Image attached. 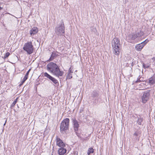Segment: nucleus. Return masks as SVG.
Segmentation results:
<instances>
[{"instance_id":"nucleus-1","label":"nucleus","mask_w":155,"mask_h":155,"mask_svg":"<svg viewBox=\"0 0 155 155\" xmlns=\"http://www.w3.org/2000/svg\"><path fill=\"white\" fill-rule=\"evenodd\" d=\"M46 67L48 71L57 77L61 76L64 74L63 72L60 70L58 66L54 62L49 63Z\"/></svg>"},{"instance_id":"nucleus-12","label":"nucleus","mask_w":155,"mask_h":155,"mask_svg":"<svg viewBox=\"0 0 155 155\" xmlns=\"http://www.w3.org/2000/svg\"><path fill=\"white\" fill-rule=\"evenodd\" d=\"M38 29L37 27H33L30 31V34L31 35H33L36 34L38 32Z\"/></svg>"},{"instance_id":"nucleus-6","label":"nucleus","mask_w":155,"mask_h":155,"mask_svg":"<svg viewBox=\"0 0 155 155\" xmlns=\"http://www.w3.org/2000/svg\"><path fill=\"white\" fill-rule=\"evenodd\" d=\"M150 94L148 92L144 93L142 96V102L143 103H146L149 99Z\"/></svg>"},{"instance_id":"nucleus-30","label":"nucleus","mask_w":155,"mask_h":155,"mask_svg":"<svg viewBox=\"0 0 155 155\" xmlns=\"http://www.w3.org/2000/svg\"><path fill=\"white\" fill-rule=\"evenodd\" d=\"M5 122H6V121H5ZM5 123H6V122H5V123L4 124V125H5Z\"/></svg>"},{"instance_id":"nucleus-3","label":"nucleus","mask_w":155,"mask_h":155,"mask_svg":"<svg viewBox=\"0 0 155 155\" xmlns=\"http://www.w3.org/2000/svg\"><path fill=\"white\" fill-rule=\"evenodd\" d=\"M70 120L69 118L64 119L61 122L60 126L61 132L63 134H66L69 129Z\"/></svg>"},{"instance_id":"nucleus-14","label":"nucleus","mask_w":155,"mask_h":155,"mask_svg":"<svg viewBox=\"0 0 155 155\" xmlns=\"http://www.w3.org/2000/svg\"><path fill=\"white\" fill-rule=\"evenodd\" d=\"M31 70V69H29L28 71L27 72L26 74L25 75L24 77V78L22 79V81L21 82V84H20V85H21L22 84L25 82L26 81V80L28 79V76L29 74V72Z\"/></svg>"},{"instance_id":"nucleus-29","label":"nucleus","mask_w":155,"mask_h":155,"mask_svg":"<svg viewBox=\"0 0 155 155\" xmlns=\"http://www.w3.org/2000/svg\"><path fill=\"white\" fill-rule=\"evenodd\" d=\"M2 9V8L1 7H0V10Z\"/></svg>"},{"instance_id":"nucleus-25","label":"nucleus","mask_w":155,"mask_h":155,"mask_svg":"<svg viewBox=\"0 0 155 155\" xmlns=\"http://www.w3.org/2000/svg\"><path fill=\"white\" fill-rule=\"evenodd\" d=\"M72 78V74L71 73H68L67 77V78L68 79H70Z\"/></svg>"},{"instance_id":"nucleus-13","label":"nucleus","mask_w":155,"mask_h":155,"mask_svg":"<svg viewBox=\"0 0 155 155\" xmlns=\"http://www.w3.org/2000/svg\"><path fill=\"white\" fill-rule=\"evenodd\" d=\"M67 150L65 149L61 148L59 149L58 153L59 155H63L66 152Z\"/></svg>"},{"instance_id":"nucleus-8","label":"nucleus","mask_w":155,"mask_h":155,"mask_svg":"<svg viewBox=\"0 0 155 155\" xmlns=\"http://www.w3.org/2000/svg\"><path fill=\"white\" fill-rule=\"evenodd\" d=\"M73 123L74 125V129L75 131H78L79 125L78 122L76 119H74L73 120Z\"/></svg>"},{"instance_id":"nucleus-5","label":"nucleus","mask_w":155,"mask_h":155,"mask_svg":"<svg viewBox=\"0 0 155 155\" xmlns=\"http://www.w3.org/2000/svg\"><path fill=\"white\" fill-rule=\"evenodd\" d=\"M55 31L58 35H61L64 33V25L63 23L61 24L58 27H56Z\"/></svg>"},{"instance_id":"nucleus-23","label":"nucleus","mask_w":155,"mask_h":155,"mask_svg":"<svg viewBox=\"0 0 155 155\" xmlns=\"http://www.w3.org/2000/svg\"><path fill=\"white\" fill-rule=\"evenodd\" d=\"M92 96L94 98L97 97H98V94L97 92H93Z\"/></svg>"},{"instance_id":"nucleus-17","label":"nucleus","mask_w":155,"mask_h":155,"mask_svg":"<svg viewBox=\"0 0 155 155\" xmlns=\"http://www.w3.org/2000/svg\"><path fill=\"white\" fill-rule=\"evenodd\" d=\"M94 152V150L91 147L88 149L87 151L88 155H90L91 153H93Z\"/></svg>"},{"instance_id":"nucleus-31","label":"nucleus","mask_w":155,"mask_h":155,"mask_svg":"<svg viewBox=\"0 0 155 155\" xmlns=\"http://www.w3.org/2000/svg\"><path fill=\"white\" fill-rule=\"evenodd\" d=\"M1 5V3L0 2V5Z\"/></svg>"},{"instance_id":"nucleus-27","label":"nucleus","mask_w":155,"mask_h":155,"mask_svg":"<svg viewBox=\"0 0 155 155\" xmlns=\"http://www.w3.org/2000/svg\"><path fill=\"white\" fill-rule=\"evenodd\" d=\"M72 73H73V71H72V70L71 69V68H70L69 70L68 73L71 74Z\"/></svg>"},{"instance_id":"nucleus-15","label":"nucleus","mask_w":155,"mask_h":155,"mask_svg":"<svg viewBox=\"0 0 155 155\" xmlns=\"http://www.w3.org/2000/svg\"><path fill=\"white\" fill-rule=\"evenodd\" d=\"M149 83L150 84H153L155 83V77H152L149 78Z\"/></svg>"},{"instance_id":"nucleus-26","label":"nucleus","mask_w":155,"mask_h":155,"mask_svg":"<svg viewBox=\"0 0 155 155\" xmlns=\"http://www.w3.org/2000/svg\"><path fill=\"white\" fill-rule=\"evenodd\" d=\"M10 55L9 53L8 52L5 54V56L4 57V59H5L7 58Z\"/></svg>"},{"instance_id":"nucleus-18","label":"nucleus","mask_w":155,"mask_h":155,"mask_svg":"<svg viewBox=\"0 0 155 155\" xmlns=\"http://www.w3.org/2000/svg\"><path fill=\"white\" fill-rule=\"evenodd\" d=\"M50 80L56 85H57L58 83V81L52 77Z\"/></svg>"},{"instance_id":"nucleus-4","label":"nucleus","mask_w":155,"mask_h":155,"mask_svg":"<svg viewBox=\"0 0 155 155\" xmlns=\"http://www.w3.org/2000/svg\"><path fill=\"white\" fill-rule=\"evenodd\" d=\"M23 49L29 54L32 53L33 52L34 48L31 42L30 41L25 43L23 48Z\"/></svg>"},{"instance_id":"nucleus-16","label":"nucleus","mask_w":155,"mask_h":155,"mask_svg":"<svg viewBox=\"0 0 155 155\" xmlns=\"http://www.w3.org/2000/svg\"><path fill=\"white\" fill-rule=\"evenodd\" d=\"M136 38L137 37H140L143 35V33L141 31L136 32L135 34Z\"/></svg>"},{"instance_id":"nucleus-10","label":"nucleus","mask_w":155,"mask_h":155,"mask_svg":"<svg viewBox=\"0 0 155 155\" xmlns=\"http://www.w3.org/2000/svg\"><path fill=\"white\" fill-rule=\"evenodd\" d=\"M139 132L138 131H136L133 134V140L135 141H138L139 140Z\"/></svg>"},{"instance_id":"nucleus-21","label":"nucleus","mask_w":155,"mask_h":155,"mask_svg":"<svg viewBox=\"0 0 155 155\" xmlns=\"http://www.w3.org/2000/svg\"><path fill=\"white\" fill-rule=\"evenodd\" d=\"M44 76L47 77L50 79L52 77L50 76L49 74H48L47 73L45 72L44 74Z\"/></svg>"},{"instance_id":"nucleus-22","label":"nucleus","mask_w":155,"mask_h":155,"mask_svg":"<svg viewBox=\"0 0 155 155\" xmlns=\"http://www.w3.org/2000/svg\"><path fill=\"white\" fill-rule=\"evenodd\" d=\"M17 98L15 100L13 103L11 105V107H12L14 106L17 102Z\"/></svg>"},{"instance_id":"nucleus-11","label":"nucleus","mask_w":155,"mask_h":155,"mask_svg":"<svg viewBox=\"0 0 155 155\" xmlns=\"http://www.w3.org/2000/svg\"><path fill=\"white\" fill-rule=\"evenodd\" d=\"M136 38L135 34L134 33L130 34L127 36V39L129 41V42L131 41L132 40H134Z\"/></svg>"},{"instance_id":"nucleus-28","label":"nucleus","mask_w":155,"mask_h":155,"mask_svg":"<svg viewBox=\"0 0 155 155\" xmlns=\"http://www.w3.org/2000/svg\"><path fill=\"white\" fill-rule=\"evenodd\" d=\"M140 82V80L139 79H138L135 82L136 83L139 82Z\"/></svg>"},{"instance_id":"nucleus-9","label":"nucleus","mask_w":155,"mask_h":155,"mask_svg":"<svg viewBox=\"0 0 155 155\" xmlns=\"http://www.w3.org/2000/svg\"><path fill=\"white\" fill-rule=\"evenodd\" d=\"M56 142L57 145L60 147H62L64 146V144L62 140L58 137H57Z\"/></svg>"},{"instance_id":"nucleus-24","label":"nucleus","mask_w":155,"mask_h":155,"mask_svg":"<svg viewBox=\"0 0 155 155\" xmlns=\"http://www.w3.org/2000/svg\"><path fill=\"white\" fill-rule=\"evenodd\" d=\"M143 67L144 68H148L150 66V64H143Z\"/></svg>"},{"instance_id":"nucleus-7","label":"nucleus","mask_w":155,"mask_h":155,"mask_svg":"<svg viewBox=\"0 0 155 155\" xmlns=\"http://www.w3.org/2000/svg\"><path fill=\"white\" fill-rule=\"evenodd\" d=\"M146 40L142 42L141 43L135 46V49L137 51H140L143 48L144 46L146 44Z\"/></svg>"},{"instance_id":"nucleus-2","label":"nucleus","mask_w":155,"mask_h":155,"mask_svg":"<svg viewBox=\"0 0 155 155\" xmlns=\"http://www.w3.org/2000/svg\"><path fill=\"white\" fill-rule=\"evenodd\" d=\"M112 46L113 53L118 55L120 53V44L119 39L117 38H114L112 42Z\"/></svg>"},{"instance_id":"nucleus-19","label":"nucleus","mask_w":155,"mask_h":155,"mask_svg":"<svg viewBox=\"0 0 155 155\" xmlns=\"http://www.w3.org/2000/svg\"><path fill=\"white\" fill-rule=\"evenodd\" d=\"M55 54L54 53H52L51 56L50 58L48 60V61H50L53 60L55 56Z\"/></svg>"},{"instance_id":"nucleus-20","label":"nucleus","mask_w":155,"mask_h":155,"mask_svg":"<svg viewBox=\"0 0 155 155\" xmlns=\"http://www.w3.org/2000/svg\"><path fill=\"white\" fill-rule=\"evenodd\" d=\"M143 121L142 118L140 117H138V119L137 121V124L139 125H141V123Z\"/></svg>"}]
</instances>
